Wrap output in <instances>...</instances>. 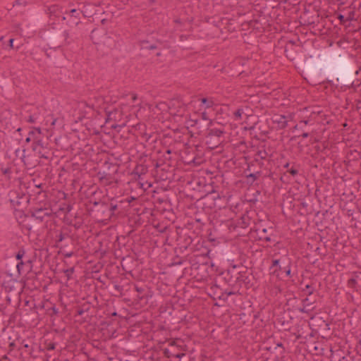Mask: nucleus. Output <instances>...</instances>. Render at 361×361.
Instances as JSON below:
<instances>
[{
  "mask_svg": "<svg viewBox=\"0 0 361 361\" xmlns=\"http://www.w3.org/2000/svg\"><path fill=\"white\" fill-rule=\"evenodd\" d=\"M305 69L311 75H314L319 69L322 70L329 85L336 82L353 88L359 85L353 80L355 75L359 74V71L355 72L353 64L339 51L322 54L317 59L309 61Z\"/></svg>",
  "mask_w": 361,
  "mask_h": 361,
  "instance_id": "nucleus-1",
  "label": "nucleus"
},
{
  "mask_svg": "<svg viewBox=\"0 0 361 361\" xmlns=\"http://www.w3.org/2000/svg\"><path fill=\"white\" fill-rule=\"evenodd\" d=\"M226 132L223 128H211L208 130L206 136V144L208 147L214 149L217 147L224 141V134Z\"/></svg>",
  "mask_w": 361,
  "mask_h": 361,
  "instance_id": "nucleus-2",
  "label": "nucleus"
},
{
  "mask_svg": "<svg viewBox=\"0 0 361 361\" xmlns=\"http://www.w3.org/2000/svg\"><path fill=\"white\" fill-rule=\"evenodd\" d=\"M68 33L66 30L57 32L49 35V45L54 48L60 47L66 43Z\"/></svg>",
  "mask_w": 361,
  "mask_h": 361,
  "instance_id": "nucleus-3",
  "label": "nucleus"
},
{
  "mask_svg": "<svg viewBox=\"0 0 361 361\" xmlns=\"http://www.w3.org/2000/svg\"><path fill=\"white\" fill-rule=\"evenodd\" d=\"M111 159H105L103 164V173L106 176H112L118 171V164L111 161Z\"/></svg>",
  "mask_w": 361,
  "mask_h": 361,
  "instance_id": "nucleus-4",
  "label": "nucleus"
},
{
  "mask_svg": "<svg viewBox=\"0 0 361 361\" xmlns=\"http://www.w3.org/2000/svg\"><path fill=\"white\" fill-rule=\"evenodd\" d=\"M51 215V212L49 209L42 207L32 208L31 210V216L39 221H42L45 216Z\"/></svg>",
  "mask_w": 361,
  "mask_h": 361,
  "instance_id": "nucleus-5",
  "label": "nucleus"
},
{
  "mask_svg": "<svg viewBox=\"0 0 361 361\" xmlns=\"http://www.w3.org/2000/svg\"><path fill=\"white\" fill-rule=\"evenodd\" d=\"M31 263L32 262L30 260H27L26 262H24L23 261H20L16 264V269L18 272V275L16 276V277L19 276L22 274L29 271L32 268Z\"/></svg>",
  "mask_w": 361,
  "mask_h": 361,
  "instance_id": "nucleus-6",
  "label": "nucleus"
},
{
  "mask_svg": "<svg viewBox=\"0 0 361 361\" xmlns=\"http://www.w3.org/2000/svg\"><path fill=\"white\" fill-rule=\"evenodd\" d=\"M16 195V197L11 199V202L13 206H20L23 201L28 202V198L25 195H21L20 196L16 192L11 193V195Z\"/></svg>",
  "mask_w": 361,
  "mask_h": 361,
  "instance_id": "nucleus-7",
  "label": "nucleus"
},
{
  "mask_svg": "<svg viewBox=\"0 0 361 361\" xmlns=\"http://www.w3.org/2000/svg\"><path fill=\"white\" fill-rule=\"evenodd\" d=\"M246 149V146L245 143L239 139L237 140V142L233 144V149H234V156L238 155V152H245Z\"/></svg>",
  "mask_w": 361,
  "mask_h": 361,
  "instance_id": "nucleus-8",
  "label": "nucleus"
},
{
  "mask_svg": "<svg viewBox=\"0 0 361 361\" xmlns=\"http://www.w3.org/2000/svg\"><path fill=\"white\" fill-rule=\"evenodd\" d=\"M32 149L33 151L38 152L39 158H49L48 155H47L45 152H43V151H44L45 149L39 143H33Z\"/></svg>",
  "mask_w": 361,
  "mask_h": 361,
  "instance_id": "nucleus-9",
  "label": "nucleus"
},
{
  "mask_svg": "<svg viewBox=\"0 0 361 361\" xmlns=\"http://www.w3.org/2000/svg\"><path fill=\"white\" fill-rule=\"evenodd\" d=\"M147 171V167L144 164H138L134 169V173L140 176L141 175L145 174Z\"/></svg>",
  "mask_w": 361,
  "mask_h": 361,
  "instance_id": "nucleus-10",
  "label": "nucleus"
},
{
  "mask_svg": "<svg viewBox=\"0 0 361 361\" xmlns=\"http://www.w3.org/2000/svg\"><path fill=\"white\" fill-rule=\"evenodd\" d=\"M278 123L279 128L283 129L287 126L286 117L282 115L278 116V118L274 121Z\"/></svg>",
  "mask_w": 361,
  "mask_h": 361,
  "instance_id": "nucleus-11",
  "label": "nucleus"
},
{
  "mask_svg": "<svg viewBox=\"0 0 361 361\" xmlns=\"http://www.w3.org/2000/svg\"><path fill=\"white\" fill-rule=\"evenodd\" d=\"M311 305L312 304H303L302 307H300L299 311L303 313H309L314 309V307H311Z\"/></svg>",
  "mask_w": 361,
  "mask_h": 361,
  "instance_id": "nucleus-12",
  "label": "nucleus"
},
{
  "mask_svg": "<svg viewBox=\"0 0 361 361\" xmlns=\"http://www.w3.org/2000/svg\"><path fill=\"white\" fill-rule=\"evenodd\" d=\"M81 13H82V11L78 9L73 8L70 11L71 18H75L78 19L80 18V16Z\"/></svg>",
  "mask_w": 361,
  "mask_h": 361,
  "instance_id": "nucleus-13",
  "label": "nucleus"
},
{
  "mask_svg": "<svg viewBox=\"0 0 361 361\" xmlns=\"http://www.w3.org/2000/svg\"><path fill=\"white\" fill-rule=\"evenodd\" d=\"M201 103L206 105V108H211L214 105V102L212 99H208L207 98H202Z\"/></svg>",
  "mask_w": 361,
  "mask_h": 361,
  "instance_id": "nucleus-14",
  "label": "nucleus"
},
{
  "mask_svg": "<svg viewBox=\"0 0 361 361\" xmlns=\"http://www.w3.org/2000/svg\"><path fill=\"white\" fill-rule=\"evenodd\" d=\"M257 175H258V173H250V174L247 175V183L250 184H252L254 183V181L256 180Z\"/></svg>",
  "mask_w": 361,
  "mask_h": 361,
  "instance_id": "nucleus-15",
  "label": "nucleus"
},
{
  "mask_svg": "<svg viewBox=\"0 0 361 361\" xmlns=\"http://www.w3.org/2000/svg\"><path fill=\"white\" fill-rule=\"evenodd\" d=\"M59 11V8L56 5L51 6L49 8V13L50 16H57L56 12Z\"/></svg>",
  "mask_w": 361,
  "mask_h": 361,
  "instance_id": "nucleus-16",
  "label": "nucleus"
},
{
  "mask_svg": "<svg viewBox=\"0 0 361 361\" xmlns=\"http://www.w3.org/2000/svg\"><path fill=\"white\" fill-rule=\"evenodd\" d=\"M243 114V110L242 109H237L233 114L235 119L238 121L241 120Z\"/></svg>",
  "mask_w": 361,
  "mask_h": 361,
  "instance_id": "nucleus-17",
  "label": "nucleus"
},
{
  "mask_svg": "<svg viewBox=\"0 0 361 361\" xmlns=\"http://www.w3.org/2000/svg\"><path fill=\"white\" fill-rule=\"evenodd\" d=\"M256 155L259 156L260 158H267V156H272V154L269 155L268 152L266 150H258L257 152Z\"/></svg>",
  "mask_w": 361,
  "mask_h": 361,
  "instance_id": "nucleus-18",
  "label": "nucleus"
},
{
  "mask_svg": "<svg viewBox=\"0 0 361 361\" xmlns=\"http://www.w3.org/2000/svg\"><path fill=\"white\" fill-rule=\"evenodd\" d=\"M201 163H202V159H190L189 161L185 162V164H188V165H191V164L200 165V164H201Z\"/></svg>",
  "mask_w": 361,
  "mask_h": 361,
  "instance_id": "nucleus-19",
  "label": "nucleus"
},
{
  "mask_svg": "<svg viewBox=\"0 0 361 361\" xmlns=\"http://www.w3.org/2000/svg\"><path fill=\"white\" fill-rule=\"evenodd\" d=\"M74 272V268H70L64 271V273L66 276H67L68 279H70L71 278L72 274Z\"/></svg>",
  "mask_w": 361,
  "mask_h": 361,
  "instance_id": "nucleus-20",
  "label": "nucleus"
},
{
  "mask_svg": "<svg viewBox=\"0 0 361 361\" xmlns=\"http://www.w3.org/2000/svg\"><path fill=\"white\" fill-rule=\"evenodd\" d=\"M25 254V251L23 250H20L18 251V252L17 253L16 256V258L18 259V260H20V261H22L21 259L22 257H23Z\"/></svg>",
  "mask_w": 361,
  "mask_h": 361,
  "instance_id": "nucleus-21",
  "label": "nucleus"
},
{
  "mask_svg": "<svg viewBox=\"0 0 361 361\" xmlns=\"http://www.w3.org/2000/svg\"><path fill=\"white\" fill-rule=\"evenodd\" d=\"M274 267H279V269H280V270L282 269L281 267V266H279V259H274L272 261V264H271L270 269H272Z\"/></svg>",
  "mask_w": 361,
  "mask_h": 361,
  "instance_id": "nucleus-22",
  "label": "nucleus"
},
{
  "mask_svg": "<svg viewBox=\"0 0 361 361\" xmlns=\"http://www.w3.org/2000/svg\"><path fill=\"white\" fill-rule=\"evenodd\" d=\"M305 290L307 291V295H310L314 292V288L310 285H306Z\"/></svg>",
  "mask_w": 361,
  "mask_h": 361,
  "instance_id": "nucleus-23",
  "label": "nucleus"
},
{
  "mask_svg": "<svg viewBox=\"0 0 361 361\" xmlns=\"http://www.w3.org/2000/svg\"><path fill=\"white\" fill-rule=\"evenodd\" d=\"M338 18L341 21V23L343 25L347 22L346 18H345L344 16H343L342 14H338Z\"/></svg>",
  "mask_w": 361,
  "mask_h": 361,
  "instance_id": "nucleus-24",
  "label": "nucleus"
},
{
  "mask_svg": "<svg viewBox=\"0 0 361 361\" xmlns=\"http://www.w3.org/2000/svg\"><path fill=\"white\" fill-rule=\"evenodd\" d=\"M286 272V276H291V269H290V265H288L286 267L283 268Z\"/></svg>",
  "mask_w": 361,
  "mask_h": 361,
  "instance_id": "nucleus-25",
  "label": "nucleus"
},
{
  "mask_svg": "<svg viewBox=\"0 0 361 361\" xmlns=\"http://www.w3.org/2000/svg\"><path fill=\"white\" fill-rule=\"evenodd\" d=\"M353 16H354V12L353 11L349 12L348 16L346 18L347 21L352 20L353 19Z\"/></svg>",
  "mask_w": 361,
  "mask_h": 361,
  "instance_id": "nucleus-26",
  "label": "nucleus"
},
{
  "mask_svg": "<svg viewBox=\"0 0 361 361\" xmlns=\"http://www.w3.org/2000/svg\"><path fill=\"white\" fill-rule=\"evenodd\" d=\"M55 348H56V345H55V343H49V344L48 345V346H47V350H54V349H55Z\"/></svg>",
  "mask_w": 361,
  "mask_h": 361,
  "instance_id": "nucleus-27",
  "label": "nucleus"
},
{
  "mask_svg": "<svg viewBox=\"0 0 361 361\" xmlns=\"http://www.w3.org/2000/svg\"><path fill=\"white\" fill-rule=\"evenodd\" d=\"M24 4V2H22L20 0H16L13 4V7L16 6H20Z\"/></svg>",
  "mask_w": 361,
  "mask_h": 361,
  "instance_id": "nucleus-28",
  "label": "nucleus"
},
{
  "mask_svg": "<svg viewBox=\"0 0 361 361\" xmlns=\"http://www.w3.org/2000/svg\"><path fill=\"white\" fill-rule=\"evenodd\" d=\"M116 209H117V205L116 204H111V207H110L111 211L114 212Z\"/></svg>",
  "mask_w": 361,
  "mask_h": 361,
  "instance_id": "nucleus-29",
  "label": "nucleus"
},
{
  "mask_svg": "<svg viewBox=\"0 0 361 361\" xmlns=\"http://www.w3.org/2000/svg\"><path fill=\"white\" fill-rule=\"evenodd\" d=\"M148 49H157V46L155 44L149 45V47H146Z\"/></svg>",
  "mask_w": 361,
  "mask_h": 361,
  "instance_id": "nucleus-30",
  "label": "nucleus"
},
{
  "mask_svg": "<svg viewBox=\"0 0 361 361\" xmlns=\"http://www.w3.org/2000/svg\"><path fill=\"white\" fill-rule=\"evenodd\" d=\"M73 255V252H67L64 255V256L66 257H71Z\"/></svg>",
  "mask_w": 361,
  "mask_h": 361,
  "instance_id": "nucleus-31",
  "label": "nucleus"
},
{
  "mask_svg": "<svg viewBox=\"0 0 361 361\" xmlns=\"http://www.w3.org/2000/svg\"><path fill=\"white\" fill-rule=\"evenodd\" d=\"M290 173L292 175L295 176V175H296V174L298 173V171H297V170H295V169H290Z\"/></svg>",
  "mask_w": 361,
  "mask_h": 361,
  "instance_id": "nucleus-32",
  "label": "nucleus"
},
{
  "mask_svg": "<svg viewBox=\"0 0 361 361\" xmlns=\"http://www.w3.org/2000/svg\"><path fill=\"white\" fill-rule=\"evenodd\" d=\"M27 121L30 122V123H34L35 122L34 117L32 116H30Z\"/></svg>",
  "mask_w": 361,
  "mask_h": 361,
  "instance_id": "nucleus-33",
  "label": "nucleus"
},
{
  "mask_svg": "<svg viewBox=\"0 0 361 361\" xmlns=\"http://www.w3.org/2000/svg\"><path fill=\"white\" fill-rule=\"evenodd\" d=\"M13 41H14V39H9V42H8V45H9V47H11V48L13 47Z\"/></svg>",
  "mask_w": 361,
  "mask_h": 361,
  "instance_id": "nucleus-34",
  "label": "nucleus"
},
{
  "mask_svg": "<svg viewBox=\"0 0 361 361\" xmlns=\"http://www.w3.org/2000/svg\"><path fill=\"white\" fill-rule=\"evenodd\" d=\"M309 302V299L307 298H306L305 299H304L302 300V302H303L304 305L305 304H312L311 302Z\"/></svg>",
  "mask_w": 361,
  "mask_h": 361,
  "instance_id": "nucleus-35",
  "label": "nucleus"
},
{
  "mask_svg": "<svg viewBox=\"0 0 361 361\" xmlns=\"http://www.w3.org/2000/svg\"><path fill=\"white\" fill-rule=\"evenodd\" d=\"M3 172L4 174L9 173H10V169L6 168L5 169H3Z\"/></svg>",
  "mask_w": 361,
  "mask_h": 361,
  "instance_id": "nucleus-36",
  "label": "nucleus"
},
{
  "mask_svg": "<svg viewBox=\"0 0 361 361\" xmlns=\"http://www.w3.org/2000/svg\"><path fill=\"white\" fill-rule=\"evenodd\" d=\"M154 166L158 169L161 166V164L158 161H157L155 164H154Z\"/></svg>",
  "mask_w": 361,
  "mask_h": 361,
  "instance_id": "nucleus-37",
  "label": "nucleus"
},
{
  "mask_svg": "<svg viewBox=\"0 0 361 361\" xmlns=\"http://www.w3.org/2000/svg\"><path fill=\"white\" fill-rule=\"evenodd\" d=\"M137 99V96L135 94H133L132 96V100L135 102Z\"/></svg>",
  "mask_w": 361,
  "mask_h": 361,
  "instance_id": "nucleus-38",
  "label": "nucleus"
},
{
  "mask_svg": "<svg viewBox=\"0 0 361 361\" xmlns=\"http://www.w3.org/2000/svg\"><path fill=\"white\" fill-rule=\"evenodd\" d=\"M202 118L204 119V120H207V114L205 112L202 113Z\"/></svg>",
  "mask_w": 361,
  "mask_h": 361,
  "instance_id": "nucleus-39",
  "label": "nucleus"
},
{
  "mask_svg": "<svg viewBox=\"0 0 361 361\" xmlns=\"http://www.w3.org/2000/svg\"><path fill=\"white\" fill-rule=\"evenodd\" d=\"M147 155L144 154L142 153V154H141L140 155H139V156L137 157V158L142 159V158H144V157H147Z\"/></svg>",
  "mask_w": 361,
  "mask_h": 361,
  "instance_id": "nucleus-40",
  "label": "nucleus"
},
{
  "mask_svg": "<svg viewBox=\"0 0 361 361\" xmlns=\"http://www.w3.org/2000/svg\"><path fill=\"white\" fill-rule=\"evenodd\" d=\"M308 135H309V134L307 133H303L302 134V137H307Z\"/></svg>",
  "mask_w": 361,
  "mask_h": 361,
  "instance_id": "nucleus-41",
  "label": "nucleus"
},
{
  "mask_svg": "<svg viewBox=\"0 0 361 361\" xmlns=\"http://www.w3.org/2000/svg\"><path fill=\"white\" fill-rule=\"evenodd\" d=\"M348 282H349V283H354L355 282V279H350V280H349V281H348Z\"/></svg>",
  "mask_w": 361,
  "mask_h": 361,
  "instance_id": "nucleus-42",
  "label": "nucleus"
},
{
  "mask_svg": "<svg viewBox=\"0 0 361 361\" xmlns=\"http://www.w3.org/2000/svg\"><path fill=\"white\" fill-rule=\"evenodd\" d=\"M174 22L176 23H180V19H176L174 20Z\"/></svg>",
  "mask_w": 361,
  "mask_h": 361,
  "instance_id": "nucleus-43",
  "label": "nucleus"
},
{
  "mask_svg": "<svg viewBox=\"0 0 361 361\" xmlns=\"http://www.w3.org/2000/svg\"><path fill=\"white\" fill-rule=\"evenodd\" d=\"M56 121V119H54L53 121L51 122V126H54Z\"/></svg>",
  "mask_w": 361,
  "mask_h": 361,
  "instance_id": "nucleus-44",
  "label": "nucleus"
},
{
  "mask_svg": "<svg viewBox=\"0 0 361 361\" xmlns=\"http://www.w3.org/2000/svg\"><path fill=\"white\" fill-rule=\"evenodd\" d=\"M72 23H73V24H75V25H78V24H79V23H80V22H79V21H74V20H73Z\"/></svg>",
  "mask_w": 361,
  "mask_h": 361,
  "instance_id": "nucleus-45",
  "label": "nucleus"
},
{
  "mask_svg": "<svg viewBox=\"0 0 361 361\" xmlns=\"http://www.w3.org/2000/svg\"><path fill=\"white\" fill-rule=\"evenodd\" d=\"M20 150L19 149H16V156L18 157V153H19Z\"/></svg>",
  "mask_w": 361,
  "mask_h": 361,
  "instance_id": "nucleus-46",
  "label": "nucleus"
},
{
  "mask_svg": "<svg viewBox=\"0 0 361 361\" xmlns=\"http://www.w3.org/2000/svg\"><path fill=\"white\" fill-rule=\"evenodd\" d=\"M30 137H27L26 140H25V141L27 142H30Z\"/></svg>",
  "mask_w": 361,
  "mask_h": 361,
  "instance_id": "nucleus-47",
  "label": "nucleus"
},
{
  "mask_svg": "<svg viewBox=\"0 0 361 361\" xmlns=\"http://www.w3.org/2000/svg\"><path fill=\"white\" fill-rule=\"evenodd\" d=\"M265 240H266L267 241H269V240H270V238H269V237H267V238H265Z\"/></svg>",
  "mask_w": 361,
  "mask_h": 361,
  "instance_id": "nucleus-48",
  "label": "nucleus"
},
{
  "mask_svg": "<svg viewBox=\"0 0 361 361\" xmlns=\"http://www.w3.org/2000/svg\"><path fill=\"white\" fill-rule=\"evenodd\" d=\"M117 127H118V126H116H116H112L113 128H116ZM118 127H121V126H118Z\"/></svg>",
  "mask_w": 361,
  "mask_h": 361,
  "instance_id": "nucleus-49",
  "label": "nucleus"
},
{
  "mask_svg": "<svg viewBox=\"0 0 361 361\" xmlns=\"http://www.w3.org/2000/svg\"><path fill=\"white\" fill-rule=\"evenodd\" d=\"M240 158L245 159V158H247V156H245V155H243V156H242Z\"/></svg>",
  "mask_w": 361,
  "mask_h": 361,
  "instance_id": "nucleus-50",
  "label": "nucleus"
},
{
  "mask_svg": "<svg viewBox=\"0 0 361 361\" xmlns=\"http://www.w3.org/2000/svg\"><path fill=\"white\" fill-rule=\"evenodd\" d=\"M262 232L266 233V232H267V229H266V228H264V229L262 230Z\"/></svg>",
  "mask_w": 361,
  "mask_h": 361,
  "instance_id": "nucleus-51",
  "label": "nucleus"
},
{
  "mask_svg": "<svg viewBox=\"0 0 361 361\" xmlns=\"http://www.w3.org/2000/svg\"><path fill=\"white\" fill-rule=\"evenodd\" d=\"M20 158H25V154H23Z\"/></svg>",
  "mask_w": 361,
  "mask_h": 361,
  "instance_id": "nucleus-52",
  "label": "nucleus"
},
{
  "mask_svg": "<svg viewBox=\"0 0 361 361\" xmlns=\"http://www.w3.org/2000/svg\"><path fill=\"white\" fill-rule=\"evenodd\" d=\"M160 162H162L164 161V159H158Z\"/></svg>",
  "mask_w": 361,
  "mask_h": 361,
  "instance_id": "nucleus-53",
  "label": "nucleus"
},
{
  "mask_svg": "<svg viewBox=\"0 0 361 361\" xmlns=\"http://www.w3.org/2000/svg\"><path fill=\"white\" fill-rule=\"evenodd\" d=\"M150 1L154 3V2H155V0H150Z\"/></svg>",
  "mask_w": 361,
  "mask_h": 361,
  "instance_id": "nucleus-54",
  "label": "nucleus"
},
{
  "mask_svg": "<svg viewBox=\"0 0 361 361\" xmlns=\"http://www.w3.org/2000/svg\"><path fill=\"white\" fill-rule=\"evenodd\" d=\"M62 19H63V20H66V17H65V16H63V17H62Z\"/></svg>",
  "mask_w": 361,
  "mask_h": 361,
  "instance_id": "nucleus-55",
  "label": "nucleus"
},
{
  "mask_svg": "<svg viewBox=\"0 0 361 361\" xmlns=\"http://www.w3.org/2000/svg\"><path fill=\"white\" fill-rule=\"evenodd\" d=\"M160 55H161V54H160V53H157V56H160Z\"/></svg>",
  "mask_w": 361,
  "mask_h": 361,
  "instance_id": "nucleus-56",
  "label": "nucleus"
},
{
  "mask_svg": "<svg viewBox=\"0 0 361 361\" xmlns=\"http://www.w3.org/2000/svg\"><path fill=\"white\" fill-rule=\"evenodd\" d=\"M217 199H220V196L219 195H217Z\"/></svg>",
  "mask_w": 361,
  "mask_h": 361,
  "instance_id": "nucleus-57",
  "label": "nucleus"
}]
</instances>
